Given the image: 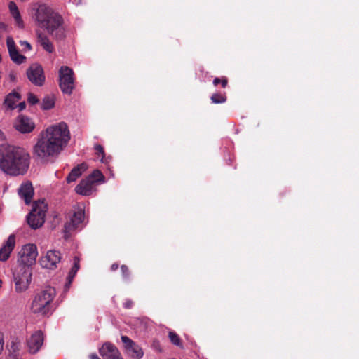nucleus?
<instances>
[{
  "mask_svg": "<svg viewBox=\"0 0 359 359\" xmlns=\"http://www.w3.org/2000/svg\"><path fill=\"white\" fill-rule=\"evenodd\" d=\"M70 140L67 125L60 122L42 131L33 148V154L42 162L57 157Z\"/></svg>",
  "mask_w": 359,
  "mask_h": 359,
  "instance_id": "f257e3e1",
  "label": "nucleus"
},
{
  "mask_svg": "<svg viewBox=\"0 0 359 359\" xmlns=\"http://www.w3.org/2000/svg\"><path fill=\"white\" fill-rule=\"evenodd\" d=\"M30 163L29 153L22 147L0 145V169L5 173L18 176L27 172Z\"/></svg>",
  "mask_w": 359,
  "mask_h": 359,
  "instance_id": "f03ea898",
  "label": "nucleus"
},
{
  "mask_svg": "<svg viewBox=\"0 0 359 359\" xmlns=\"http://www.w3.org/2000/svg\"><path fill=\"white\" fill-rule=\"evenodd\" d=\"M38 25L43 28L55 39L65 37V28L62 17L51 8L45 5L39 6L35 14Z\"/></svg>",
  "mask_w": 359,
  "mask_h": 359,
  "instance_id": "7ed1b4c3",
  "label": "nucleus"
},
{
  "mask_svg": "<svg viewBox=\"0 0 359 359\" xmlns=\"http://www.w3.org/2000/svg\"><path fill=\"white\" fill-rule=\"evenodd\" d=\"M55 290L48 287L37 293L33 298L30 310L32 313L38 316H46L53 311V300L55 297Z\"/></svg>",
  "mask_w": 359,
  "mask_h": 359,
  "instance_id": "20e7f679",
  "label": "nucleus"
},
{
  "mask_svg": "<svg viewBox=\"0 0 359 359\" xmlns=\"http://www.w3.org/2000/svg\"><path fill=\"white\" fill-rule=\"evenodd\" d=\"M47 210V205L43 201H38L34 203L32 212L27 217V223L31 228L36 229L43 225Z\"/></svg>",
  "mask_w": 359,
  "mask_h": 359,
  "instance_id": "39448f33",
  "label": "nucleus"
},
{
  "mask_svg": "<svg viewBox=\"0 0 359 359\" xmlns=\"http://www.w3.org/2000/svg\"><path fill=\"white\" fill-rule=\"evenodd\" d=\"M15 290L18 293L25 292L32 280V271L29 267L18 266L13 273Z\"/></svg>",
  "mask_w": 359,
  "mask_h": 359,
  "instance_id": "423d86ee",
  "label": "nucleus"
},
{
  "mask_svg": "<svg viewBox=\"0 0 359 359\" xmlns=\"http://www.w3.org/2000/svg\"><path fill=\"white\" fill-rule=\"evenodd\" d=\"M59 85L62 93L72 94L74 88V72L67 66H62L59 70Z\"/></svg>",
  "mask_w": 359,
  "mask_h": 359,
  "instance_id": "0eeeda50",
  "label": "nucleus"
},
{
  "mask_svg": "<svg viewBox=\"0 0 359 359\" xmlns=\"http://www.w3.org/2000/svg\"><path fill=\"white\" fill-rule=\"evenodd\" d=\"M38 256L37 248L34 244H26L18 253V266L29 267L34 264Z\"/></svg>",
  "mask_w": 359,
  "mask_h": 359,
  "instance_id": "6e6552de",
  "label": "nucleus"
},
{
  "mask_svg": "<svg viewBox=\"0 0 359 359\" xmlns=\"http://www.w3.org/2000/svg\"><path fill=\"white\" fill-rule=\"evenodd\" d=\"M61 260L60 251L51 250L46 252V255L41 258L40 263L43 268L53 270L57 268Z\"/></svg>",
  "mask_w": 359,
  "mask_h": 359,
  "instance_id": "1a4fd4ad",
  "label": "nucleus"
},
{
  "mask_svg": "<svg viewBox=\"0 0 359 359\" xmlns=\"http://www.w3.org/2000/svg\"><path fill=\"white\" fill-rule=\"evenodd\" d=\"M29 80L35 86H41L45 81L43 67L38 64L32 65L27 71Z\"/></svg>",
  "mask_w": 359,
  "mask_h": 359,
  "instance_id": "9d476101",
  "label": "nucleus"
},
{
  "mask_svg": "<svg viewBox=\"0 0 359 359\" xmlns=\"http://www.w3.org/2000/svg\"><path fill=\"white\" fill-rule=\"evenodd\" d=\"M99 352L104 359H123L118 349L110 342L104 343Z\"/></svg>",
  "mask_w": 359,
  "mask_h": 359,
  "instance_id": "9b49d317",
  "label": "nucleus"
},
{
  "mask_svg": "<svg viewBox=\"0 0 359 359\" xmlns=\"http://www.w3.org/2000/svg\"><path fill=\"white\" fill-rule=\"evenodd\" d=\"M43 334L41 331L34 332L27 340V346L31 353H37L43 343Z\"/></svg>",
  "mask_w": 359,
  "mask_h": 359,
  "instance_id": "f8f14e48",
  "label": "nucleus"
},
{
  "mask_svg": "<svg viewBox=\"0 0 359 359\" xmlns=\"http://www.w3.org/2000/svg\"><path fill=\"white\" fill-rule=\"evenodd\" d=\"M15 246V236L11 234L6 241L0 248V261L5 262L9 257Z\"/></svg>",
  "mask_w": 359,
  "mask_h": 359,
  "instance_id": "ddd939ff",
  "label": "nucleus"
},
{
  "mask_svg": "<svg viewBox=\"0 0 359 359\" xmlns=\"http://www.w3.org/2000/svg\"><path fill=\"white\" fill-rule=\"evenodd\" d=\"M84 220V212L79 210L74 213L65 226V233L80 227Z\"/></svg>",
  "mask_w": 359,
  "mask_h": 359,
  "instance_id": "4468645a",
  "label": "nucleus"
},
{
  "mask_svg": "<svg viewBox=\"0 0 359 359\" xmlns=\"http://www.w3.org/2000/svg\"><path fill=\"white\" fill-rule=\"evenodd\" d=\"M15 128L22 133H27L33 130L34 124L28 117L19 116L15 123Z\"/></svg>",
  "mask_w": 359,
  "mask_h": 359,
  "instance_id": "2eb2a0df",
  "label": "nucleus"
},
{
  "mask_svg": "<svg viewBox=\"0 0 359 359\" xmlns=\"http://www.w3.org/2000/svg\"><path fill=\"white\" fill-rule=\"evenodd\" d=\"M75 191L78 194L89 196L95 191V186L93 184V181L86 177L75 187Z\"/></svg>",
  "mask_w": 359,
  "mask_h": 359,
  "instance_id": "dca6fc26",
  "label": "nucleus"
},
{
  "mask_svg": "<svg viewBox=\"0 0 359 359\" xmlns=\"http://www.w3.org/2000/svg\"><path fill=\"white\" fill-rule=\"evenodd\" d=\"M18 194L24 199L26 204H29L34 195L32 183L29 182L22 183L18 189Z\"/></svg>",
  "mask_w": 359,
  "mask_h": 359,
  "instance_id": "f3484780",
  "label": "nucleus"
},
{
  "mask_svg": "<svg viewBox=\"0 0 359 359\" xmlns=\"http://www.w3.org/2000/svg\"><path fill=\"white\" fill-rule=\"evenodd\" d=\"M37 42L48 53H52L54 51V46L52 42L44 33H37Z\"/></svg>",
  "mask_w": 359,
  "mask_h": 359,
  "instance_id": "a211bd4d",
  "label": "nucleus"
},
{
  "mask_svg": "<svg viewBox=\"0 0 359 359\" xmlns=\"http://www.w3.org/2000/svg\"><path fill=\"white\" fill-rule=\"evenodd\" d=\"M87 169V165L86 163H81L74 168L67 177V182L68 183L76 181L82 173Z\"/></svg>",
  "mask_w": 359,
  "mask_h": 359,
  "instance_id": "6ab92c4d",
  "label": "nucleus"
},
{
  "mask_svg": "<svg viewBox=\"0 0 359 359\" xmlns=\"http://www.w3.org/2000/svg\"><path fill=\"white\" fill-rule=\"evenodd\" d=\"M20 100V95L16 91H13L6 97L4 104L9 109H14Z\"/></svg>",
  "mask_w": 359,
  "mask_h": 359,
  "instance_id": "aec40b11",
  "label": "nucleus"
},
{
  "mask_svg": "<svg viewBox=\"0 0 359 359\" xmlns=\"http://www.w3.org/2000/svg\"><path fill=\"white\" fill-rule=\"evenodd\" d=\"M79 262H80V260H79V257H75L74 259L73 266L72 267V269L69 271L68 276L67 277V283L65 285V290H67L69 288V286H70L76 273H77L78 270L79 269V268H80Z\"/></svg>",
  "mask_w": 359,
  "mask_h": 359,
  "instance_id": "412c9836",
  "label": "nucleus"
},
{
  "mask_svg": "<svg viewBox=\"0 0 359 359\" xmlns=\"http://www.w3.org/2000/svg\"><path fill=\"white\" fill-rule=\"evenodd\" d=\"M9 10H10V12H11L12 16L15 19V22L18 25V26L19 27H23V21L21 18L18 8L14 2L11 1L9 3Z\"/></svg>",
  "mask_w": 359,
  "mask_h": 359,
  "instance_id": "4be33fe9",
  "label": "nucleus"
},
{
  "mask_svg": "<svg viewBox=\"0 0 359 359\" xmlns=\"http://www.w3.org/2000/svg\"><path fill=\"white\" fill-rule=\"evenodd\" d=\"M88 178L93 181V184L96 187L97 184L106 182L105 177L103 174L98 170H94Z\"/></svg>",
  "mask_w": 359,
  "mask_h": 359,
  "instance_id": "5701e85b",
  "label": "nucleus"
},
{
  "mask_svg": "<svg viewBox=\"0 0 359 359\" xmlns=\"http://www.w3.org/2000/svg\"><path fill=\"white\" fill-rule=\"evenodd\" d=\"M11 60L16 64L24 63L26 60V57L20 54L18 50L9 53Z\"/></svg>",
  "mask_w": 359,
  "mask_h": 359,
  "instance_id": "b1692460",
  "label": "nucleus"
},
{
  "mask_svg": "<svg viewBox=\"0 0 359 359\" xmlns=\"http://www.w3.org/2000/svg\"><path fill=\"white\" fill-rule=\"evenodd\" d=\"M226 96L225 93H216L212 95L210 97V100L213 104H222L224 103L226 101Z\"/></svg>",
  "mask_w": 359,
  "mask_h": 359,
  "instance_id": "393cba45",
  "label": "nucleus"
},
{
  "mask_svg": "<svg viewBox=\"0 0 359 359\" xmlns=\"http://www.w3.org/2000/svg\"><path fill=\"white\" fill-rule=\"evenodd\" d=\"M168 337L171 343L178 347L182 348V344L180 336L173 331H170L168 333Z\"/></svg>",
  "mask_w": 359,
  "mask_h": 359,
  "instance_id": "a878e982",
  "label": "nucleus"
},
{
  "mask_svg": "<svg viewBox=\"0 0 359 359\" xmlns=\"http://www.w3.org/2000/svg\"><path fill=\"white\" fill-rule=\"evenodd\" d=\"M54 99L50 96H46L42 101L41 108L44 110H48L54 107Z\"/></svg>",
  "mask_w": 359,
  "mask_h": 359,
  "instance_id": "bb28decb",
  "label": "nucleus"
},
{
  "mask_svg": "<svg viewBox=\"0 0 359 359\" xmlns=\"http://www.w3.org/2000/svg\"><path fill=\"white\" fill-rule=\"evenodd\" d=\"M121 341L123 344L126 351H133L134 342L127 336L123 335L121 337Z\"/></svg>",
  "mask_w": 359,
  "mask_h": 359,
  "instance_id": "cd10ccee",
  "label": "nucleus"
},
{
  "mask_svg": "<svg viewBox=\"0 0 359 359\" xmlns=\"http://www.w3.org/2000/svg\"><path fill=\"white\" fill-rule=\"evenodd\" d=\"M149 323V319L147 318H136V327H138L141 330H145Z\"/></svg>",
  "mask_w": 359,
  "mask_h": 359,
  "instance_id": "c85d7f7f",
  "label": "nucleus"
},
{
  "mask_svg": "<svg viewBox=\"0 0 359 359\" xmlns=\"http://www.w3.org/2000/svg\"><path fill=\"white\" fill-rule=\"evenodd\" d=\"M6 46L8 48V53H11L18 50L15 41L11 36H8L6 39Z\"/></svg>",
  "mask_w": 359,
  "mask_h": 359,
  "instance_id": "c756f323",
  "label": "nucleus"
},
{
  "mask_svg": "<svg viewBox=\"0 0 359 359\" xmlns=\"http://www.w3.org/2000/svg\"><path fill=\"white\" fill-rule=\"evenodd\" d=\"M95 149L97 151V152L98 153V155L101 156L100 161L102 163H108V160L104 159V152L103 147L101 145L97 144V145H95Z\"/></svg>",
  "mask_w": 359,
  "mask_h": 359,
  "instance_id": "7c9ffc66",
  "label": "nucleus"
},
{
  "mask_svg": "<svg viewBox=\"0 0 359 359\" xmlns=\"http://www.w3.org/2000/svg\"><path fill=\"white\" fill-rule=\"evenodd\" d=\"M27 101L31 104H35L38 102L37 97L33 94H29Z\"/></svg>",
  "mask_w": 359,
  "mask_h": 359,
  "instance_id": "2f4dec72",
  "label": "nucleus"
},
{
  "mask_svg": "<svg viewBox=\"0 0 359 359\" xmlns=\"http://www.w3.org/2000/svg\"><path fill=\"white\" fill-rule=\"evenodd\" d=\"M20 45L24 48V50H30L32 49V46L30 43L26 41H20Z\"/></svg>",
  "mask_w": 359,
  "mask_h": 359,
  "instance_id": "473e14b6",
  "label": "nucleus"
},
{
  "mask_svg": "<svg viewBox=\"0 0 359 359\" xmlns=\"http://www.w3.org/2000/svg\"><path fill=\"white\" fill-rule=\"evenodd\" d=\"M121 269L123 278H127L128 276V268L125 265H122Z\"/></svg>",
  "mask_w": 359,
  "mask_h": 359,
  "instance_id": "72a5a7b5",
  "label": "nucleus"
},
{
  "mask_svg": "<svg viewBox=\"0 0 359 359\" xmlns=\"http://www.w3.org/2000/svg\"><path fill=\"white\" fill-rule=\"evenodd\" d=\"M4 344V337H3L2 334L0 332V354L1 353V352L3 351Z\"/></svg>",
  "mask_w": 359,
  "mask_h": 359,
  "instance_id": "f704fd0d",
  "label": "nucleus"
},
{
  "mask_svg": "<svg viewBox=\"0 0 359 359\" xmlns=\"http://www.w3.org/2000/svg\"><path fill=\"white\" fill-rule=\"evenodd\" d=\"M222 88H225L228 84V79L226 77L221 78V82H220Z\"/></svg>",
  "mask_w": 359,
  "mask_h": 359,
  "instance_id": "c9c22d12",
  "label": "nucleus"
},
{
  "mask_svg": "<svg viewBox=\"0 0 359 359\" xmlns=\"http://www.w3.org/2000/svg\"><path fill=\"white\" fill-rule=\"evenodd\" d=\"M144 355V353L141 348H136V358H141Z\"/></svg>",
  "mask_w": 359,
  "mask_h": 359,
  "instance_id": "e433bc0d",
  "label": "nucleus"
},
{
  "mask_svg": "<svg viewBox=\"0 0 359 359\" xmlns=\"http://www.w3.org/2000/svg\"><path fill=\"white\" fill-rule=\"evenodd\" d=\"M25 103L24 102L19 103L16 105V108H18L19 111H22L25 108Z\"/></svg>",
  "mask_w": 359,
  "mask_h": 359,
  "instance_id": "4c0bfd02",
  "label": "nucleus"
},
{
  "mask_svg": "<svg viewBox=\"0 0 359 359\" xmlns=\"http://www.w3.org/2000/svg\"><path fill=\"white\" fill-rule=\"evenodd\" d=\"M124 307L126 309H130V308H132L133 306V302L132 301H126L125 303H124Z\"/></svg>",
  "mask_w": 359,
  "mask_h": 359,
  "instance_id": "58836bf2",
  "label": "nucleus"
},
{
  "mask_svg": "<svg viewBox=\"0 0 359 359\" xmlns=\"http://www.w3.org/2000/svg\"><path fill=\"white\" fill-rule=\"evenodd\" d=\"M221 82V79L220 78H218V77H216L213 79V85L215 86H217V85H219Z\"/></svg>",
  "mask_w": 359,
  "mask_h": 359,
  "instance_id": "ea45409f",
  "label": "nucleus"
},
{
  "mask_svg": "<svg viewBox=\"0 0 359 359\" xmlns=\"http://www.w3.org/2000/svg\"><path fill=\"white\" fill-rule=\"evenodd\" d=\"M118 268V265L117 264H113L111 266V271H116Z\"/></svg>",
  "mask_w": 359,
  "mask_h": 359,
  "instance_id": "a19ab883",
  "label": "nucleus"
},
{
  "mask_svg": "<svg viewBox=\"0 0 359 359\" xmlns=\"http://www.w3.org/2000/svg\"><path fill=\"white\" fill-rule=\"evenodd\" d=\"M4 138H5V136H4V133L1 130H0V140H4Z\"/></svg>",
  "mask_w": 359,
  "mask_h": 359,
  "instance_id": "79ce46f5",
  "label": "nucleus"
},
{
  "mask_svg": "<svg viewBox=\"0 0 359 359\" xmlns=\"http://www.w3.org/2000/svg\"><path fill=\"white\" fill-rule=\"evenodd\" d=\"M91 359H100L97 355L93 354L90 355Z\"/></svg>",
  "mask_w": 359,
  "mask_h": 359,
  "instance_id": "37998d69",
  "label": "nucleus"
},
{
  "mask_svg": "<svg viewBox=\"0 0 359 359\" xmlns=\"http://www.w3.org/2000/svg\"><path fill=\"white\" fill-rule=\"evenodd\" d=\"M10 78L11 80H13L15 79V75L13 74H10Z\"/></svg>",
  "mask_w": 359,
  "mask_h": 359,
  "instance_id": "c03bdc74",
  "label": "nucleus"
},
{
  "mask_svg": "<svg viewBox=\"0 0 359 359\" xmlns=\"http://www.w3.org/2000/svg\"><path fill=\"white\" fill-rule=\"evenodd\" d=\"M111 177H114V174H113L112 172H111Z\"/></svg>",
  "mask_w": 359,
  "mask_h": 359,
  "instance_id": "a18cd8bd",
  "label": "nucleus"
},
{
  "mask_svg": "<svg viewBox=\"0 0 359 359\" xmlns=\"http://www.w3.org/2000/svg\"><path fill=\"white\" fill-rule=\"evenodd\" d=\"M1 287V280H0V287Z\"/></svg>",
  "mask_w": 359,
  "mask_h": 359,
  "instance_id": "49530a36",
  "label": "nucleus"
},
{
  "mask_svg": "<svg viewBox=\"0 0 359 359\" xmlns=\"http://www.w3.org/2000/svg\"><path fill=\"white\" fill-rule=\"evenodd\" d=\"M1 37V34L0 33V38Z\"/></svg>",
  "mask_w": 359,
  "mask_h": 359,
  "instance_id": "de8ad7c7",
  "label": "nucleus"
}]
</instances>
